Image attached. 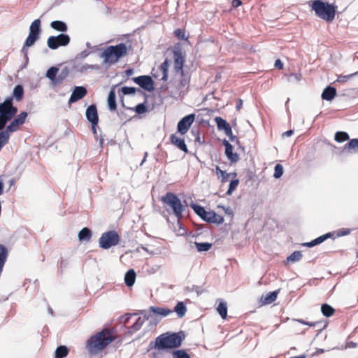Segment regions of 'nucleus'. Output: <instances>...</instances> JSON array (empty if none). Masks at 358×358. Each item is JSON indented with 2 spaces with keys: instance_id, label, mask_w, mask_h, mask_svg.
Wrapping results in <instances>:
<instances>
[{
  "instance_id": "33",
  "label": "nucleus",
  "mask_w": 358,
  "mask_h": 358,
  "mask_svg": "<svg viewBox=\"0 0 358 358\" xmlns=\"http://www.w3.org/2000/svg\"><path fill=\"white\" fill-rule=\"evenodd\" d=\"M59 69L55 66L50 67L46 73V77L49 78L52 83L55 85V81L57 78V75L58 73Z\"/></svg>"
},
{
  "instance_id": "17",
  "label": "nucleus",
  "mask_w": 358,
  "mask_h": 358,
  "mask_svg": "<svg viewBox=\"0 0 358 358\" xmlns=\"http://www.w3.org/2000/svg\"><path fill=\"white\" fill-rule=\"evenodd\" d=\"M223 144L225 146V155L231 163H236L239 160V156L236 152H233V146L227 141L224 140Z\"/></svg>"
},
{
  "instance_id": "3",
  "label": "nucleus",
  "mask_w": 358,
  "mask_h": 358,
  "mask_svg": "<svg viewBox=\"0 0 358 358\" xmlns=\"http://www.w3.org/2000/svg\"><path fill=\"white\" fill-rule=\"evenodd\" d=\"M185 338L183 331L162 334L155 339V347L159 350L172 349L181 345Z\"/></svg>"
},
{
  "instance_id": "44",
  "label": "nucleus",
  "mask_w": 358,
  "mask_h": 358,
  "mask_svg": "<svg viewBox=\"0 0 358 358\" xmlns=\"http://www.w3.org/2000/svg\"><path fill=\"white\" fill-rule=\"evenodd\" d=\"M239 184V180L238 179L232 180L229 186V189L227 192V194L230 195L232 194V192L236 189Z\"/></svg>"
},
{
  "instance_id": "60",
  "label": "nucleus",
  "mask_w": 358,
  "mask_h": 358,
  "mask_svg": "<svg viewBox=\"0 0 358 358\" xmlns=\"http://www.w3.org/2000/svg\"><path fill=\"white\" fill-rule=\"evenodd\" d=\"M357 346V345L355 343H352V345H350V347H353V348H355Z\"/></svg>"
},
{
  "instance_id": "24",
  "label": "nucleus",
  "mask_w": 358,
  "mask_h": 358,
  "mask_svg": "<svg viewBox=\"0 0 358 358\" xmlns=\"http://www.w3.org/2000/svg\"><path fill=\"white\" fill-rule=\"evenodd\" d=\"M150 311L162 316H167L172 313V310L167 308L150 306Z\"/></svg>"
},
{
  "instance_id": "5",
  "label": "nucleus",
  "mask_w": 358,
  "mask_h": 358,
  "mask_svg": "<svg viewBox=\"0 0 358 358\" xmlns=\"http://www.w3.org/2000/svg\"><path fill=\"white\" fill-rule=\"evenodd\" d=\"M128 48L125 43L107 47L102 52L101 57L105 63L115 64L127 55Z\"/></svg>"
},
{
  "instance_id": "21",
  "label": "nucleus",
  "mask_w": 358,
  "mask_h": 358,
  "mask_svg": "<svg viewBox=\"0 0 358 358\" xmlns=\"http://www.w3.org/2000/svg\"><path fill=\"white\" fill-rule=\"evenodd\" d=\"M38 34L29 31V34L22 48V52L24 53L26 57L27 55V50L26 49V47H30L33 45L35 43V42L38 39Z\"/></svg>"
},
{
  "instance_id": "1",
  "label": "nucleus",
  "mask_w": 358,
  "mask_h": 358,
  "mask_svg": "<svg viewBox=\"0 0 358 358\" xmlns=\"http://www.w3.org/2000/svg\"><path fill=\"white\" fill-rule=\"evenodd\" d=\"M117 338L115 331L110 328H104L92 336L87 341L86 349L91 355H97Z\"/></svg>"
},
{
  "instance_id": "40",
  "label": "nucleus",
  "mask_w": 358,
  "mask_h": 358,
  "mask_svg": "<svg viewBox=\"0 0 358 358\" xmlns=\"http://www.w3.org/2000/svg\"><path fill=\"white\" fill-rule=\"evenodd\" d=\"M195 246H196V250L199 252H204V251L209 250L211 248V247H212V244L209 243H197V242H195Z\"/></svg>"
},
{
  "instance_id": "48",
  "label": "nucleus",
  "mask_w": 358,
  "mask_h": 358,
  "mask_svg": "<svg viewBox=\"0 0 358 358\" xmlns=\"http://www.w3.org/2000/svg\"><path fill=\"white\" fill-rule=\"evenodd\" d=\"M334 235L336 234V236L337 237H340V236H344L348 235L350 233V229L343 228V229H340L339 230H338L336 231H334Z\"/></svg>"
},
{
  "instance_id": "32",
  "label": "nucleus",
  "mask_w": 358,
  "mask_h": 358,
  "mask_svg": "<svg viewBox=\"0 0 358 358\" xmlns=\"http://www.w3.org/2000/svg\"><path fill=\"white\" fill-rule=\"evenodd\" d=\"M13 96L18 101L23 99L24 89L22 85H18L14 87Z\"/></svg>"
},
{
  "instance_id": "36",
  "label": "nucleus",
  "mask_w": 358,
  "mask_h": 358,
  "mask_svg": "<svg viewBox=\"0 0 358 358\" xmlns=\"http://www.w3.org/2000/svg\"><path fill=\"white\" fill-rule=\"evenodd\" d=\"M174 311L179 317H182L185 315L187 309L182 302H178L174 308Z\"/></svg>"
},
{
  "instance_id": "47",
  "label": "nucleus",
  "mask_w": 358,
  "mask_h": 358,
  "mask_svg": "<svg viewBox=\"0 0 358 358\" xmlns=\"http://www.w3.org/2000/svg\"><path fill=\"white\" fill-rule=\"evenodd\" d=\"M282 173H283V166L280 164H277L275 166L273 176L275 178H279L282 176Z\"/></svg>"
},
{
  "instance_id": "56",
  "label": "nucleus",
  "mask_w": 358,
  "mask_h": 358,
  "mask_svg": "<svg viewBox=\"0 0 358 358\" xmlns=\"http://www.w3.org/2000/svg\"><path fill=\"white\" fill-rule=\"evenodd\" d=\"M242 106H243V101L241 99H238L236 101V106L237 110H240L241 108H242Z\"/></svg>"
},
{
  "instance_id": "25",
  "label": "nucleus",
  "mask_w": 358,
  "mask_h": 358,
  "mask_svg": "<svg viewBox=\"0 0 358 358\" xmlns=\"http://www.w3.org/2000/svg\"><path fill=\"white\" fill-rule=\"evenodd\" d=\"M169 67V62L167 59H166L164 61V62H162L159 67V69L162 73V77L160 79L163 81H166L168 79Z\"/></svg>"
},
{
  "instance_id": "35",
  "label": "nucleus",
  "mask_w": 358,
  "mask_h": 358,
  "mask_svg": "<svg viewBox=\"0 0 358 358\" xmlns=\"http://www.w3.org/2000/svg\"><path fill=\"white\" fill-rule=\"evenodd\" d=\"M217 311L222 319H225L227 316V303L222 301L217 307Z\"/></svg>"
},
{
  "instance_id": "16",
  "label": "nucleus",
  "mask_w": 358,
  "mask_h": 358,
  "mask_svg": "<svg viewBox=\"0 0 358 358\" xmlns=\"http://www.w3.org/2000/svg\"><path fill=\"white\" fill-rule=\"evenodd\" d=\"M280 290V289H278L273 292H271L266 294L262 295V296L259 299V303L261 304V306L271 304V303L275 301L278 297Z\"/></svg>"
},
{
  "instance_id": "4",
  "label": "nucleus",
  "mask_w": 358,
  "mask_h": 358,
  "mask_svg": "<svg viewBox=\"0 0 358 358\" xmlns=\"http://www.w3.org/2000/svg\"><path fill=\"white\" fill-rule=\"evenodd\" d=\"M309 5L316 15L324 21L331 22L335 18L336 6L334 4L321 0H314L310 2Z\"/></svg>"
},
{
  "instance_id": "31",
  "label": "nucleus",
  "mask_w": 358,
  "mask_h": 358,
  "mask_svg": "<svg viewBox=\"0 0 358 358\" xmlns=\"http://www.w3.org/2000/svg\"><path fill=\"white\" fill-rule=\"evenodd\" d=\"M321 311L323 315L327 317L332 316L335 313L334 308L327 303L322 305Z\"/></svg>"
},
{
  "instance_id": "15",
  "label": "nucleus",
  "mask_w": 358,
  "mask_h": 358,
  "mask_svg": "<svg viewBox=\"0 0 358 358\" xmlns=\"http://www.w3.org/2000/svg\"><path fill=\"white\" fill-rule=\"evenodd\" d=\"M86 117L92 123V127L94 128L99 121L97 109L95 105H91L87 108ZM94 130L95 131V129Z\"/></svg>"
},
{
  "instance_id": "26",
  "label": "nucleus",
  "mask_w": 358,
  "mask_h": 358,
  "mask_svg": "<svg viewBox=\"0 0 358 358\" xmlns=\"http://www.w3.org/2000/svg\"><path fill=\"white\" fill-rule=\"evenodd\" d=\"M136 273L133 269L129 270L124 276V282L128 287L132 286L136 280Z\"/></svg>"
},
{
  "instance_id": "10",
  "label": "nucleus",
  "mask_w": 358,
  "mask_h": 358,
  "mask_svg": "<svg viewBox=\"0 0 358 358\" xmlns=\"http://www.w3.org/2000/svg\"><path fill=\"white\" fill-rule=\"evenodd\" d=\"M70 37L67 34H60L57 36H50L48 38V46L52 49H57L59 46H66L70 43Z\"/></svg>"
},
{
  "instance_id": "55",
  "label": "nucleus",
  "mask_w": 358,
  "mask_h": 358,
  "mask_svg": "<svg viewBox=\"0 0 358 358\" xmlns=\"http://www.w3.org/2000/svg\"><path fill=\"white\" fill-rule=\"evenodd\" d=\"M231 4L234 8H238L242 4V2L241 0H233Z\"/></svg>"
},
{
  "instance_id": "61",
  "label": "nucleus",
  "mask_w": 358,
  "mask_h": 358,
  "mask_svg": "<svg viewBox=\"0 0 358 358\" xmlns=\"http://www.w3.org/2000/svg\"><path fill=\"white\" fill-rule=\"evenodd\" d=\"M132 73V70H127V73L131 74Z\"/></svg>"
},
{
  "instance_id": "13",
  "label": "nucleus",
  "mask_w": 358,
  "mask_h": 358,
  "mask_svg": "<svg viewBox=\"0 0 358 358\" xmlns=\"http://www.w3.org/2000/svg\"><path fill=\"white\" fill-rule=\"evenodd\" d=\"M134 81L142 88L150 92L154 90L153 80L150 76H141L134 78Z\"/></svg>"
},
{
  "instance_id": "46",
  "label": "nucleus",
  "mask_w": 358,
  "mask_h": 358,
  "mask_svg": "<svg viewBox=\"0 0 358 358\" xmlns=\"http://www.w3.org/2000/svg\"><path fill=\"white\" fill-rule=\"evenodd\" d=\"M174 35L179 40H187V37L185 36V31L182 29H177L174 31Z\"/></svg>"
},
{
  "instance_id": "14",
  "label": "nucleus",
  "mask_w": 358,
  "mask_h": 358,
  "mask_svg": "<svg viewBox=\"0 0 358 358\" xmlns=\"http://www.w3.org/2000/svg\"><path fill=\"white\" fill-rule=\"evenodd\" d=\"M215 121L216 122L217 129L219 130H224L225 134L227 136L230 137L231 139L232 140V134H232V129H231L230 124L221 117H216L215 118Z\"/></svg>"
},
{
  "instance_id": "54",
  "label": "nucleus",
  "mask_w": 358,
  "mask_h": 358,
  "mask_svg": "<svg viewBox=\"0 0 358 358\" xmlns=\"http://www.w3.org/2000/svg\"><path fill=\"white\" fill-rule=\"evenodd\" d=\"M298 321L302 324L308 325L310 327H315L316 324V322H306L303 320H299Z\"/></svg>"
},
{
  "instance_id": "7",
  "label": "nucleus",
  "mask_w": 358,
  "mask_h": 358,
  "mask_svg": "<svg viewBox=\"0 0 358 358\" xmlns=\"http://www.w3.org/2000/svg\"><path fill=\"white\" fill-rule=\"evenodd\" d=\"M194 212L204 221L208 223L220 224L224 222V217L213 210L207 211L206 209L199 205L193 206Z\"/></svg>"
},
{
  "instance_id": "30",
  "label": "nucleus",
  "mask_w": 358,
  "mask_h": 358,
  "mask_svg": "<svg viewBox=\"0 0 358 358\" xmlns=\"http://www.w3.org/2000/svg\"><path fill=\"white\" fill-rule=\"evenodd\" d=\"M69 349L65 345H60L57 348L55 352V358H64L69 354Z\"/></svg>"
},
{
  "instance_id": "23",
  "label": "nucleus",
  "mask_w": 358,
  "mask_h": 358,
  "mask_svg": "<svg viewBox=\"0 0 358 358\" xmlns=\"http://www.w3.org/2000/svg\"><path fill=\"white\" fill-rule=\"evenodd\" d=\"M336 95V90L333 87L328 86L324 90L322 94V98L327 101H331Z\"/></svg>"
},
{
  "instance_id": "18",
  "label": "nucleus",
  "mask_w": 358,
  "mask_h": 358,
  "mask_svg": "<svg viewBox=\"0 0 358 358\" xmlns=\"http://www.w3.org/2000/svg\"><path fill=\"white\" fill-rule=\"evenodd\" d=\"M87 92L84 87H76L69 99V103H74L86 96Z\"/></svg>"
},
{
  "instance_id": "59",
  "label": "nucleus",
  "mask_w": 358,
  "mask_h": 358,
  "mask_svg": "<svg viewBox=\"0 0 358 358\" xmlns=\"http://www.w3.org/2000/svg\"><path fill=\"white\" fill-rule=\"evenodd\" d=\"M3 183L1 180H0V195L3 194Z\"/></svg>"
},
{
  "instance_id": "19",
  "label": "nucleus",
  "mask_w": 358,
  "mask_h": 358,
  "mask_svg": "<svg viewBox=\"0 0 358 358\" xmlns=\"http://www.w3.org/2000/svg\"><path fill=\"white\" fill-rule=\"evenodd\" d=\"M170 141L180 150L185 153L188 152L187 147L183 138H179L176 134H172L170 136Z\"/></svg>"
},
{
  "instance_id": "58",
  "label": "nucleus",
  "mask_w": 358,
  "mask_h": 358,
  "mask_svg": "<svg viewBox=\"0 0 358 358\" xmlns=\"http://www.w3.org/2000/svg\"><path fill=\"white\" fill-rule=\"evenodd\" d=\"M222 170L220 168V166L216 165L215 166L216 175L218 176L219 174H220L222 173Z\"/></svg>"
},
{
  "instance_id": "43",
  "label": "nucleus",
  "mask_w": 358,
  "mask_h": 358,
  "mask_svg": "<svg viewBox=\"0 0 358 358\" xmlns=\"http://www.w3.org/2000/svg\"><path fill=\"white\" fill-rule=\"evenodd\" d=\"M145 320L141 317H138L136 322L130 327L131 331H136L139 330L143 324Z\"/></svg>"
},
{
  "instance_id": "62",
  "label": "nucleus",
  "mask_w": 358,
  "mask_h": 358,
  "mask_svg": "<svg viewBox=\"0 0 358 358\" xmlns=\"http://www.w3.org/2000/svg\"><path fill=\"white\" fill-rule=\"evenodd\" d=\"M14 182H15L14 180H12L10 181V185H13Z\"/></svg>"
},
{
  "instance_id": "20",
  "label": "nucleus",
  "mask_w": 358,
  "mask_h": 358,
  "mask_svg": "<svg viewBox=\"0 0 358 358\" xmlns=\"http://www.w3.org/2000/svg\"><path fill=\"white\" fill-rule=\"evenodd\" d=\"M329 238H334V232H329L326 234H324V235L313 240L310 242L303 243V245L308 246V247H313L316 245L322 243V242H324L325 240H327Z\"/></svg>"
},
{
  "instance_id": "38",
  "label": "nucleus",
  "mask_w": 358,
  "mask_h": 358,
  "mask_svg": "<svg viewBox=\"0 0 358 358\" xmlns=\"http://www.w3.org/2000/svg\"><path fill=\"white\" fill-rule=\"evenodd\" d=\"M29 30L32 33L40 34L41 32V20L39 19L35 20L30 25Z\"/></svg>"
},
{
  "instance_id": "39",
  "label": "nucleus",
  "mask_w": 358,
  "mask_h": 358,
  "mask_svg": "<svg viewBox=\"0 0 358 358\" xmlns=\"http://www.w3.org/2000/svg\"><path fill=\"white\" fill-rule=\"evenodd\" d=\"M335 141L338 143H343L349 139V135L345 131H337L335 134Z\"/></svg>"
},
{
  "instance_id": "6",
  "label": "nucleus",
  "mask_w": 358,
  "mask_h": 358,
  "mask_svg": "<svg viewBox=\"0 0 358 358\" xmlns=\"http://www.w3.org/2000/svg\"><path fill=\"white\" fill-rule=\"evenodd\" d=\"M17 108L13 106V98L8 97L0 103V131L3 130L8 121L16 115Z\"/></svg>"
},
{
  "instance_id": "2",
  "label": "nucleus",
  "mask_w": 358,
  "mask_h": 358,
  "mask_svg": "<svg viewBox=\"0 0 358 358\" xmlns=\"http://www.w3.org/2000/svg\"><path fill=\"white\" fill-rule=\"evenodd\" d=\"M161 201L164 208L169 213L173 214L178 222L183 217V212L186 210V206L182 203L178 196L173 192H167L161 197Z\"/></svg>"
},
{
  "instance_id": "53",
  "label": "nucleus",
  "mask_w": 358,
  "mask_h": 358,
  "mask_svg": "<svg viewBox=\"0 0 358 358\" xmlns=\"http://www.w3.org/2000/svg\"><path fill=\"white\" fill-rule=\"evenodd\" d=\"M275 67L278 69H283V63L280 59H278L275 62L274 64Z\"/></svg>"
},
{
  "instance_id": "34",
  "label": "nucleus",
  "mask_w": 358,
  "mask_h": 358,
  "mask_svg": "<svg viewBox=\"0 0 358 358\" xmlns=\"http://www.w3.org/2000/svg\"><path fill=\"white\" fill-rule=\"evenodd\" d=\"M345 149L348 150L349 152L358 151V139L354 138L350 140L348 143L345 145Z\"/></svg>"
},
{
  "instance_id": "27",
  "label": "nucleus",
  "mask_w": 358,
  "mask_h": 358,
  "mask_svg": "<svg viewBox=\"0 0 358 358\" xmlns=\"http://www.w3.org/2000/svg\"><path fill=\"white\" fill-rule=\"evenodd\" d=\"M50 27L56 31L65 32L67 31L68 27L65 22L59 20L52 21L50 23Z\"/></svg>"
},
{
  "instance_id": "63",
  "label": "nucleus",
  "mask_w": 358,
  "mask_h": 358,
  "mask_svg": "<svg viewBox=\"0 0 358 358\" xmlns=\"http://www.w3.org/2000/svg\"><path fill=\"white\" fill-rule=\"evenodd\" d=\"M128 321V319H126L125 321H124V323H127Z\"/></svg>"
},
{
  "instance_id": "57",
  "label": "nucleus",
  "mask_w": 358,
  "mask_h": 358,
  "mask_svg": "<svg viewBox=\"0 0 358 358\" xmlns=\"http://www.w3.org/2000/svg\"><path fill=\"white\" fill-rule=\"evenodd\" d=\"M294 131L292 130H288L287 131H285V133H283L282 136H290L293 134Z\"/></svg>"
},
{
  "instance_id": "42",
  "label": "nucleus",
  "mask_w": 358,
  "mask_h": 358,
  "mask_svg": "<svg viewBox=\"0 0 358 358\" xmlns=\"http://www.w3.org/2000/svg\"><path fill=\"white\" fill-rule=\"evenodd\" d=\"M301 257L302 255L300 251H294L287 258V261L289 262H295L300 260Z\"/></svg>"
},
{
  "instance_id": "37",
  "label": "nucleus",
  "mask_w": 358,
  "mask_h": 358,
  "mask_svg": "<svg viewBox=\"0 0 358 358\" xmlns=\"http://www.w3.org/2000/svg\"><path fill=\"white\" fill-rule=\"evenodd\" d=\"M69 75V70L65 68L57 76L56 80L55 81V85H59L63 83V81L67 78Z\"/></svg>"
},
{
  "instance_id": "9",
  "label": "nucleus",
  "mask_w": 358,
  "mask_h": 358,
  "mask_svg": "<svg viewBox=\"0 0 358 358\" xmlns=\"http://www.w3.org/2000/svg\"><path fill=\"white\" fill-rule=\"evenodd\" d=\"M21 125L22 124H20L18 120L15 117L10 124L6 127L5 131H0V151L2 148L8 143L10 134L18 130Z\"/></svg>"
},
{
  "instance_id": "28",
  "label": "nucleus",
  "mask_w": 358,
  "mask_h": 358,
  "mask_svg": "<svg viewBox=\"0 0 358 358\" xmlns=\"http://www.w3.org/2000/svg\"><path fill=\"white\" fill-rule=\"evenodd\" d=\"M92 238V231L87 228L82 229L78 233V238L80 241H89Z\"/></svg>"
},
{
  "instance_id": "45",
  "label": "nucleus",
  "mask_w": 358,
  "mask_h": 358,
  "mask_svg": "<svg viewBox=\"0 0 358 358\" xmlns=\"http://www.w3.org/2000/svg\"><path fill=\"white\" fill-rule=\"evenodd\" d=\"M173 358H191L189 355L184 350H179L173 352Z\"/></svg>"
},
{
  "instance_id": "49",
  "label": "nucleus",
  "mask_w": 358,
  "mask_h": 358,
  "mask_svg": "<svg viewBox=\"0 0 358 358\" xmlns=\"http://www.w3.org/2000/svg\"><path fill=\"white\" fill-rule=\"evenodd\" d=\"M357 73H352V74H350V75H346V76H339L336 80V82L338 83H344L347 81H348V80L352 77L354 75L357 74Z\"/></svg>"
},
{
  "instance_id": "12",
  "label": "nucleus",
  "mask_w": 358,
  "mask_h": 358,
  "mask_svg": "<svg viewBox=\"0 0 358 358\" xmlns=\"http://www.w3.org/2000/svg\"><path fill=\"white\" fill-rule=\"evenodd\" d=\"M194 114H189L182 118L178 123V132H180L182 135L185 134L194 122Z\"/></svg>"
},
{
  "instance_id": "50",
  "label": "nucleus",
  "mask_w": 358,
  "mask_h": 358,
  "mask_svg": "<svg viewBox=\"0 0 358 358\" xmlns=\"http://www.w3.org/2000/svg\"><path fill=\"white\" fill-rule=\"evenodd\" d=\"M146 110H147L146 106H145L144 103H139V104L136 105L135 107V111L138 114L144 113L146 112Z\"/></svg>"
},
{
  "instance_id": "41",
  "label": "nucleus",
  "mask_w": 358,
  "mask_h": 358,
  "mask_svg": "<svg viewBox=\"0 0 358 358\" xmlns=\"http://www.w3.org/2000/svg\"><path fill=\"white\" fill-rule=\"evenodd\" d=\"M230 176L236 177V173H227L225 171H222L220 174L217 176V177L218 179L220 180V182L222 183H224L229 180V178Z\"/></svg>"
},
{
  "instance_id": "52",
  "label": "nucleus",
  "mask_w": 358,
  "mask_h": 358,
  "mask_svg": "<svg viewBox=\"0 0 358 358\" xmlns=\"http://www.w3.org/2000/svg\"><path fill=\"white\" fill-rule=\"evenodd\" d=\"M121 91L124 94H131L135 93L136 89L134 87H123L121 88Z\"/></svg>"
},
{
  "instance_id": "22",
  "label": "nucleus",
  "mask_w": 358,
  "mask_h": 358,
  "mask_svg": "<svg viewBox=\"0 0 358 358\" xmlns=\"http://www.w3.org/2000/svg\"><path fill=\"white\" fill-rule=\"evenodd\" d=\"M108 108L110 111L117 110L116 94L115 87L110 90L107 99Z\"/></svg>"
},
{
  "instance_id": "8",
  "label": "nucleus",
  "mask_w": 358,
  "mask_h": 358,
  "mask_svg": "<svg viewBox=\"0 0 358 358\" xmlns=\"http://www.w3.org/2000/svg\"><path fill=\"white\" fill-rule=\"evenodd\" d=\"M120 240V238L117 231L111 230L104 232L99 238V247L103 249H108L113 246L118 245Z\"/></svg>"
},
{
  "instance_id": "29",
  "label": "nucleus",
  "mask_w": 358,
  "mask_h": 358,
  "mask_svg": "<svg viewBox=\"0 0 358 358\" xmlns=\"http://www.w3.org/2000/svg\"><path fill=\"white\" fill-rule=\"evenodd\" d=\"M181 78L177 84V89L178 90L182 91L184 88L187 87L189 85L190 78L185 74L183 72V76H180Z\"/></svg>"
},
{
  "instance_id": "51",
  "label": "nucleus",
  "mask_w": 358,
  "mask_h": 358,
  "mask_svg": "<svg viewBox=\"0 0 358 358\" xmlns=\"http://www.w3.org/2000/svg\"><path fill=\"white\" fill-rule=\"evenodd\" d=\"M27 117V112H22L20 113L15 118L18 120L20 124L22 125L25 122L26 118Z\"/></svg>"
},
{
  "instance_id": "11",
  "label": "nucleus",
  "mask_w": 358,
  "mask_h": 358,
  "mask_svg": "<svg viewBox=\"0 0 358 358\" xmlns=\"http://www.w3.org/2000/svg\"><path fill=\"white\" fill-rule=\"evenodd\" d=\"M185 62V57L181 50H176L173 51V65L174 71L178 73L180 76H183V67Z\"/></svg>"
}]
</instances>
